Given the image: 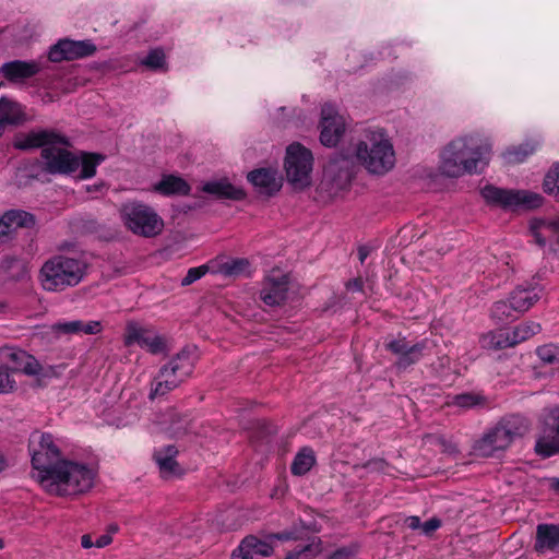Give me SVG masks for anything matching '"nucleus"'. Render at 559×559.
Here are the masks:
<instances>
[{
	"instance_id": "obj_62",
	"label": "nucleus",
	"mask_w": 559,
	"mask_h": 559,
	"mask_svg": "<svg viewBox=\"0 0 559 559\" xmlns=\"http://www.w3.org/2000/svg\"><path fill=\"white\" fill-rule=\"evenodd\" d=\"M549 483H550V488L552 490L559 491V478L558 477L550 478Z\"/></svg>"
},
{
	"instance_id": "obj_5",
	"label": "nucleus",
	"mask_w": 559,
	"mask_h": 559,
	"mask_svg": "<svg viewBox=\"0 0 559 559\" xmlns=\"http://www.w3.org/2000/svg\"><path fill=\"white\" fill-rule=\"evenodd\" d=\"M194 367L192 352L182 349L167 364L163 365L151 381L148 399L164 397L181 385L192 373Z\"/></svg>"
},
{
	"instance_id": "obj_4",
	"label": "nucleus",
	"mask_w": 559,
	"mask_h": 559,
	"mask_svg": "<svg viewBox=\"0 0 559 559\" xmlns=\"http://www.w3.org/2000/svg\"><path fill=\"white\" fill-rule=\"evenodd\" d=\"M95 472L85 464L62 460L45 488L57 496L79 495L90 490Z\"/></svg>"
},
{
	"instance_id": "obj_59",
	"label": "nucleus",
	"mask_w": 559,
	"mask_h": 559,
	"mask_svg": "<svg viewBox=\"0 0 559 559\" xmlns=\"http://www.w3.org/2000/svg\"><path fill=\"white\" fill-rule=\"evenodd\" d=\"M81 545L83 548H91L95 545V543L92 542V538L90 535H83L81 538Z\"/></svg>"
},
{
	"instance_id": "obj_51",
	"label": "nucleus",
	"mask_w": 559,
	"mask_h": 559,
	"mask_svg": "<svg viewBox=\"0 0 559 559\" xmlns=\"http://www.w3.org/2000/svg\"><path fill=\"white\" fill-rule=\"evenodd\" d=\"M441 526V520L438 518H431L425 523H421V532L426 536H430L433 532H436Z\"/></svg>"
},
{
	"instance_id": "obj_7",
	"label": "nucleus",
	"mask_w": 559,
	"mask_h": 559,
	"mask_svg": "<svg viewBox=\"0 0 559 559\" xmlns=\"http://www.w3.org/2000/svg\"><path fill=\"white\" fill-rule=\"evenodd\" d=\"M481 195L487 203L504 210H532L543 204L544 198L527 190H509L487 185L481 189Z\"/></svg>"
},
{
	"instance_id": "obj_40",
	"label": "nucleus",
	"mask_w": 559,
	"mask_h": 559,
	"mask_svg": "<svg viewBox=\"0 0 559 559\" xmlns=\"http://www.w3.org/2000/svg\"><path fill=\"white\" fill-rule=\"evenodd\" d=\"M542 330V326L539 323L534 321H527L524 322L518 326H515L512 331V340L515 345L528 340L530 337L534 336L535 334L539 333Z\"/></svg>"
},
{
	"instance_id": "obj_57",
	"label": "nucleus",
	"mask_w": 559,
	"mask_h": 559,
	"mask_svg": "<svg viewBox=\"0 0 559 559\" xmlns=\"http://www.w3.org/2000/svg\"><path fill=\"white\" fill-rule=\"evenodd\" d=\"M111 542H112L111 536H109V535H106V534H105V535L99 536V537L96 539V542H95V546H96L97 548H103V547H105V546L109 545Z\"/></svg>"
},
{
	"instance_id": "obj_33",
	"label": "nucleus",
	"mask_w": 559,
	"mask_h": 559,
	"mask_svg": "<svg viewBox=\"0 0 559 559\" xmlns=\"http://www.w3.org/2000/svg\"><path fill=\"white\" fill-rule=\"evenodd\" d=\"M490 316L497 323H507L518 319L521 313L518 312V308L513 306V301L509 297L496 301L491 307Z\"/></svg>"
},
{
	"instance_id": "obj_6",
	"label": "nucleus",
	"mask_w": 559,
	"mask_h": 559,
	"mask_svg": "<svg viewBox=\"0 0 559 559\" xmlns=\"http://www.w3.org/2000/svg\"><path fill=\"white\" fill-rule=\"evenodd\" d=\"M120 216L130 231L142 237H155L164 228L160 216L144 203L133 201L122 204Z\"/></svg>"
},
{
	"instance_id": "obj_46",
	"label": "nucleus",
	"mask_w": 559,
	"mask_h": 559,
	"mask_svg": "<svg viewBox=\"0 0 559 559\" xmlns=\"http://www.w3.org/2000/svg\"><path fill=\"white\" fill-rule=\"evenodd\" d=\"M533 152H534V147L530 146L528 144H525V145H521L519 147L509 150L506 153V158L509 163H521Z\"/></svg>"
},
{
	"instance_id": "obj_25",
	"label": "nucleus",
	"mask_w": 559,
	"mask_h": 559,
	"mask_svg": "<svg viewBox=\"0 0 559 559\" xmlns=\"http://www.w3.org/2000/svg\"><path fill=\"white\" fill-rule=\"evenodd\" d=\"M177 454L178 450L173 444L155 450L153 457L163 478H171L182 475V468L176 461Z\"/></svg>"
},
{
	"instance_id": "obj_38",
	"label": "nucleus",
	"mask_w": 559,
	"mask_h": 559,
	"mask_svg": "<svg viewBox=\"0 0 559 559\" xmlns=\"http://www.w3.org/2000/svg\"><path fill=\"white\" fill-rule=\"evenodd\" d=\"M31 445H35L37 449L46 451L47 453L52 454V456H57L60 459V450L55 444L53 438L50 433H39L34 432L29 439Z\"/></svg>"
},
{
	"instance_id": "obj_29",
	"label": "nucleus",
	"mask_w": 559,
	"mask_h": 559,
	"mask_svg": "<svg viewBox=\"0 0 559 559\" xmlns=\"http://www.w3.org/2000/svg\"><path fill=\"white\" fill-rule=\"evenodd\" d=\"M498 423L512 442L518 438H522L530 430V421L521 415H509L501 418Z\"/></svg>"
},
{
	"instance_id": "obj_53",
	"label": "nucleus",
	"mask_w": 559,
	"mask_h": 559,
	"mask_svg": "<svg viewBox=\"0 0 559 559\" xmlns=\"http://www.w3.org/2000/svg\"><path fill=\"white\" fill-rule=\"evenodd\" d=\"M355 555V551L348 547H342L336 549L329 556V559H352Z\"/></svg>"
},
{
	"instance_id": "obj_15",
	"label": "nucleus",
	"mask_w": 559,
	"mask_h": 559,
	"mask_svg": "<svg viewBox=\"0 0 559 559\" xmlns=\"http://www.w3.org/2000/svg\"><path fill=\"white\" fill-rule=\"evenodd\" d=\"M289 277L280 271H272L262 282L260 299L269 307H280L287 300Z\"/></svg>"
},
{
	"instance_id": "obj_20",
	"label": "nucleus",
	"mask_w": 559,
	"mask_h": 559,
	"mask_svg": "<svg viewBox=\"0 0 559 559\" xmlns=\"http://www.w3.org/2000/svg\"><path fill=\"white\" fill-rule=\"evenodd\" d=\"M272 538L264 539L249 535L245 537L237 549L233 551L231 559H254L255 557H270L273 554Z\"/></svg>"
},
{
	"instance_id": "obj_55",
	"label": "nucleus",
	"mask_w": 559,
	"mask_h": 559,
	"mask_svg": "<svg viewBox=\"0 0 559 559\" xmlns=\"http://www.w3.org/2000/svg\"><path fill=\"white\" fill-rule=\"evenodd\" d=\"M11 221L5 219V213L0 218V240L4 237L9 236L13 230L11 226Z\"/></svg>"
},
{
	"instance_id": "obj_30",
	"label": "nucleus",
	"mask_w": 559,
	"mask_h": 559,
	"mask_svg": "<svg viewBox=\"0 0 559 559\" xmlns=\"http://www.w3.org/2000/svg\"><path fill=\"white\" fill-rule=\"evenodd\" d=\"M480 345L483 348L500 350L515 346L513 343L511 331L499 330L490 332L480 337Z\"/></svg>"
},
{
	"instance_id": "obj_49",
	"label": "nucleus",
	"mask_w": 559,
	"mask_h": 559,
	"mask_svg": "<svg viewBox=\"0 0 559 559\" xmlns=\"http://www.w3.org/2000/svg\"><path fill=\"white\" fill-rule=\"evenodd\" d=\"M209 271L207 265H200L198 267H191L188 270L187 275L181 280L182 286H189L195 281L204 276Z\"/></svg>"
},
{
	"instance_id": "obj_24",
	"label": "nucleus",
	"mask_w": 559,
	"mask_h": 559,
	"mask_svg": "<svg viewBox=\"0 0 559 559\" xmlns=\"http://www.w3.org/2000/svg\"><path fill=\"white\" fill-rule=\"evenodd\" d=\"M276 175L274 169L259 168L250 171L247 175V179L260 194L271 197L280 191L282 187Z\"/></svg>"
},
{
	"instance_id": "obj_21",
	"label": "nucleus",
	"mask_w": 559,
	"mask_h": 559,
	"mask_svg": "<svg viewBox=\"0 0 559 559\" xmlns=\"http://www.w3.org/2000/svg\"><path fill=\"white\" fill-rule=\"evenodd\" d=\"M40 71L36 61L12 60L0 67V74L12 84H21Z\"/></svg>"
},
{
	"instance_id": "obj_54",
	"label": "nucleus",
	"mask_w": 559,
	"mask_h": 559,
	"mask_svg": "<svg viewBox=\"0 0 559 559\" xmlns=\"http://www.w3.org/2000/svg\"><path fill=\"white\" fill-rule=\"evenodd\" d=\"M102 331V325L99 321H83V326L81 328V333L84 334H97Z\"/></svg>"
},
{
	"instance_id": "obj_64",
	"label": "nucleus",
	"mask_w": 559,
	"mask_h": 559,
	"mask_svg": "<svg viewBox=\"0 0 559 559\" xmlns=\"http://www.w3.org/2000/svg\"><path fill=\"white\" fill-rule=\"evenodd\" d=\"M405 233H406V228H403V229L400 230V235H403Z\"/></svg>"
},
{
	"instance_id": "obj_26",
	"label": "nucleus",
	"mask_w": 559,
	"mask_h": 559,
	"mask_svg": "<svg viewBox=\"0 0 559 559\" xmlns=\"http://www.w3.org/2000/svg\"><path fill=\"white\" fill-rule=\"evenodd\" d=\"M202 191L218 200L241 201L247 195L241 187L234 186L226 178L205 182Z\"/></svg>"
},
{
	"instance_id": "obj_27",
	"label": "nucleus",
	"mask_w": 559,
	"mask_h": 559,
	"mask_svg": "<svg viewBox=\"0 0 559 559\" xmlns=\"http://www.w3.org/2000/svg\"><path fill=\"white\" fill-rule=\"evenodd\" d=\"M535 550L559 554V524H539L536 528Z\"/></svg>"
},
{
	"instance_id": "obj_31",
	"label": "nucleus",
	"mask_w": 559,
	"mask_h": 559,
	"mask_svg": "<svg viewBox=\"0 0 559 559\" xmlns=\"http://www.w3.org/2000/svg\"><path fill=\"white\" fill-rule=\"evenodd\" d=\"M0 270L5 281L19 282L26 276V267L22 260L15 257H4L0 261Z\"/></svg>"
},
{
	"instance_id": "obj_10",
	"label": "nucleus",
	"mask_w": 559,
	"mask_h": 559,
	"mask_svg": "<svg viewBox=\"0 0 559 559\" xmlns=\"http://www.w3.org/2000/svg\"><path fill=\"white\" fill-rule=\"evenodd\" d=\"M535 452L542 457H549L559 453V407H550L544 411Z\"/></svg>"
},
{
	"instance_id": "obj_32",
	"label": "nucleus",
	"mask_w": 559,
	"mask_h": 559,
	"mask_svg": "<svg viewBox=\"0 0 559 559\" xmlns=\"http://www.w3.org/2000/svg\"><path fill=\"white\" fill-rule=\"evenodd\" d=\"M155 190L165 195L180 194L187 195L190 192V186L180 177L169 175L165 176L156 186Z\"/></svg>"
},
{
	"instance_id": "obj_12",
	"label": "nucleus",
	"mask_w": 559,
	"mask_h": 559,
	"mask_svg": "<svg viewBox=\"0 0 559 559\" xmlns=\"http://www.w3.org/2000/svg\"><path fill=\"white\" fill-rule=\"evenodd\" d=\"M126 345L138 344L153 355L168 352L167 340L158 334L153 328L140 326L136 323H129L126 331Z\"/></svg>"
},
{
	"instance_id": "obj_58",
	"label": "nucleus",
	"mask_w": 559,
	"mask_h": 559,
	"mask_svg": "<svg viewBox=\"0 0 559 559\" xmlns=\"http://www.w3.org/2000/svg\"><path fill=\"white\" fill-rule=\"evenodd\" d=\"M347 289L360 292L362 289V281L360 278H355L349 281L346 284Z\"/></svg>"
},
{
	"instance_id": "obj_47",
	"label": "nucleus",
	"mask_w": 559,
	"mask_h": 559,
	"mask_svg": "<svg viewBox=\"0 0 559 559\" xmlns=\"http://www.w3.org/2000/svg\"><path fill=\"white\" fill-rule=\"evenodd\" d=\"M142 63L153 70L162 69L165 66V53L162 49H153Z\"/></svg>"
},
{
	"instance_id": "obj_52",
	"label": "nucleus",
	"mask_w": 559,
	"mask_h": 559,
	"mask_svg": "<svg viewBox=\"0 0 559 559\" xmlns=\"http://www.w3.org/2000/svg\"><path fill=\"white\" fill-rule=\"evenodd\" d=\"M386 466L388 464L383 459H372L364 463L360 467L372 472H383Z\"/></svg>"
},
{
	"instance_id": "obj_19",
	"label": "nucleus",
	"mask_w": 559,
	"mask_h": 559,
	"mask_svg": "<svg viewBox=\"0 0 559 559\" xmlns=\"http://www.w3.org/2000/svg\"><path fill=\"white\" fill-rule=\"evenodd\" d=\"M511 443V439L508 437L504 429H501L498 423L475 442L474 451L480 456L489 457L492 456L496 451L506 450Z\"/></svg>"
},
{
	"instance_id": "obj_56",
	"label": "nucleus",
	"mask_w": 559,
	"mask_h": 559,
	"mask_svg": "<svg viewBox=\"0 0 559 559\" xmlns=\"http://www.w3.org/2000/svg\"><path fill=\"white\" fill-rule=\"evenodd\" d=\"M405 523L407 525L408 528L411 530H420L421 528V522H420V519L418 516H408L406 520H405Z\"/></svg>"
},
{
	"instance_id": "obj_37",
	"label": "nucleus",
	"mask_w": 559,
	"mask_h": 559,
	"mask_svg": "<svg viewBox=\"0 0 559 559\" xmlns=\"http://www.w3.org/2000/svg\"><path fill=\"white\" fill-rule=\"evenodd\" d=\"M308 543L297 546L288 551L285 559H313L321 551L320 539L316 536L307 537Z\"/></svg>"
},
{
	"instance_id": "obj_39",
	"label": "nucleus",
	"mask_w": 559,
	"mask_h": 559,
	"mask_svg": "<svg viewBox=\"0 0 559 559\" xmlns=\"http://www.w3.org/2000/svg\"><path fill=\"white\" fill-rule=\"evenodd\" d=\"M5 219L11 221L13 230L22 227L29 228L35 225V216L23 210L7 211Z\"/></svg>"
},
{
	"instance_id": "obj_48",
	"label": "nucleus",
	"mask_w": 559,
	"mask_h": 559,
	"mask_svg": "<svg viewBox=\"0 0 559 559\" xmlns=\"http://www.w3.org/2000/svg\"><path fill=\"white\" fill-rule=\"evenodd\" d=\"M83 326V321L74 320L70 322H59L53 324L52 329L56 332L64 333V334H78L81 333V328Z\"/></svg>"
},
{
	"instance_id": "obj_22",
	"label": "nucleus",
	"mask_w": 559,
	"mask_h": 559,
	"mask_svg": "<svg viewBox=\"0 0 559 559\" xmlns=\"http://www.w3.org/2000/svg\"><path fill=\"white\" fill-rule=\"evenodd\" d=\"M29 452L32 454V465L38 472L37 478L40 485L46 488L47 484L52 479L57 464L61 462L57 456L47 453L46 451L37 449L35 445L29 444Z\"/></svg>"
},
{
	"instance_id": "obj_42",
	"label": "nucleus",
	"mask_w": 559,
	"mask_h": 559,
	"mask_svg": "<svg viewBox=\"0 0 559 559\" xmlns=\"http://www.w3.org/2000/svg\"><path fill=\"white\" fill-rule=\"evenodd\" d=\"M536 354L544 365L559 370V346L554 344L543 345L536 349Z\"/></svg>"
},
{
	"instance_id": "obj_9",
	"label": "nucleus",
	"mask_w": 559,
	"mask_h": 559,
	"mask_svg": "<svg viewBox=\"0 0 559 559\" xmlns=\"http://www.w3.org/2000/svg\"><path fill=\"white\" fill-rule=\"evenodd\" d=\"M70 145L67 139L66 143L48 144L40 152L43 159V169L51 175H68L78 169L80 159L67 146Z\"/></svg>"
},
{
	"instance_id": "obj_45",
	"label": "nucleus",
	"mask_w": 559,
	"mask_h": 559,
	"mask_svg": "<svg viewBox=\"0 0 559 559\" xmlns=\"http://www.w3.org/2000/svg\"><path fill=\"white\" fill-rule=\"evenodd\" d=\"M249 266V262L246 259H236L229 262H225L221 266V272L226 276H234L241 274Z\"/></svg>"
},
{
	"instance_id": "obj_36",
	"label": "nucleus",
	"mask_w": 559,
	"mask_h": 559,
	"mask_svg": "<svg viewBox=\"0 0 559 559\" xmlns=\"http://www.w3.org/2000/svg\"><path fill=\"white\" fill-rule=\"evenodd\" d=\"M316 463L314 452L310 448H302L295 456L290 469L294 475L307 474Z\"/></svg>"
},
{
	"instance_id": "obj_44",
	"label": "nucleus",
	"mask_w": 559,
	"mask_h": 559,
	"mask_svg": "<svg viewBox=\"0 0 559 559\" xmlns=\"http://www.w3.org/2000/svg\"><path fill=\"white\" fill-rule=\"evenodd\" d=\"M484 402L485 401L480 395L474 393H464L454 396L452 404L462 408H471L483 405Z\"/></svg>"
},
{
	"instance_id": "obj_18",
	"label": "nucleus",
	"mask_w": 559,
	"mask_h": 559,
	"mask_svg": "<svg viewBox=\"0 0 559 559\" xmlns=\"http://www.w3.org/2000/svg\"><path fill=\"white\" fill-rule=\"evenodd\" d=\"M0 359L8 360V365L4 366L11 372L21 371L27 376H36L41 371V367L36 358L19 348L1 347Z\"/></svg>"
},
{
	"instance_id": "obj_17",
	"label": "nucleus",
	"mask_w": 559,
	"mask_h": 559,
	"mask_svg": "<svg viewBox=\"0 0 559 559\" xmlns=\"http://www.w3.org/2000/svg\"><path fill=\"white\" fill-rule=\"evenodd\" d=\"M66 142L67 138L53 130L38 129L16 134L13 145L17 150L27 151L39 147L44 150L48 144Z\"/></svg>"
},
{
	"instance_id": "obj_60",
	"label": "nucleus",
	"mask_w": 559,
	"mask_h": 559,
	"mask_svg": "<svg viewBox=\"0 0 559 559\" xmlns=\"http://www.w3.org/2000/svg\"><path fill=\"white\" fill-rule=\"evenodd\" d=\"M369 252H370V251H369V249H368L367 247H360V248L358 249V257H359V261H360L361 263H364V262H365V260H366V259H367V257L369 255Z\"/></svg>"
},
{
	"instance_id": "obj_34",
	"label": "nucleus",
	"mask_w": 559,
	"mask_h": 559,
	"mask_svg": "<svg viewBox=\"0 0 559 559\" xmlns=\"http://www.w3.org/2000/svg\"><path fill=\"white\" fill-rule=\"evenodd\" d=\"M166 416L163 424L168 425L166 429L171 437L179 438L189 431L191 423L186 416H181L174 409H170Z\"/></svg>"
},
{
	"instance_id": "obj_8",
	"label": "nucleus",
	"mask_w": 559,
	"mask_h": 559,
	"mask_svg": "<svg viewBox=\"0 0 559 559\" xmlns=\"http://www.w3.org/2000/svg\"><path fill=\"white\" fill-rule=\"evenodd\" d=\"M312 165L313 156L310 150L300 143L287 146L284 167L288 182L296 189L310 186Z\"/></svg>"
},
{
	"instance_id": "obj_61",
	"label": "nucleus",
	"mask_w": 559,
	"mask_h": 559,
	"mask_svg": "<svg viewBox=\"0 0 559 559\" xmlns=\"http://www.w3.org/2000/svg\"><path fill=\"white\" fill-rule=\"evenodd\" d=\"M449 365H450V358L447 355L439 357V367L441 369L449 367Z\"/></svg>"
},
{
	"instance_id": "obj_2",
	"label": "nucleus",
	"mask_w": 559,
	"mask_h": 559,
	"mask_svg": "<svg viewBox=\"0 0 559 559\" xmlns=\"http://www.w3.org/2000/svg\"><path fill=\"white\" fill-rule=\"evenodd\" d=\"M354 155L357 164L369 173L383 175L395 162L393 146L385 134L378 130L366 129L355 143Z\"/></svg>"
},
{
	"instance_id": "obj_11",
	"label": "nucleus",
	"mask_w": 559,
	"mask_h": 559,
	"mask_svg": "<svg viewBox=\"0 0 559 559\" xmlns=\"http://www.w3.org/2000/svg\"><path fill=\"white\" fill-rule=\"evenodd\" d=\"M355 155L334 154L324 167V179L329 181L332 189L343 190L353 180L357 164Z\"/></svg>"
},
{
	"instance_id": "obj_16",
	"label": "nucleus",
	"mask_w": 559,
	"mask_h": 559,
	"mask_svg": "<svg viewBox=\"0 0 559 559\" xmlns=\"http://www.w3.org/2000/svg\"><path fill=\"white\" fill-rule=\"evenodd\" d=\"M320 130V142L326 147L336 146L345 132L344 118L331 104L321 109Z\"/></svg>"
},
{
	"instance_id": "obj_63",
	"label": "nucleus",
	"mask_w": 559,
	"mask_h": 559,
	"mask_svg": "<svg viewBox=\"0 0 559 559\" xmlns=\"http://www.w3.org/2000/svg\"><path fill=\"white\" fill-rule=\"evenodd\" d=\"M7 466V462L3 455L0 454V472L3 471Z\"/></svg>"
},
{
	"instance_id": "obj_43",
	"label": "nucleus",
	"mask_w": 559,
	"mask_h": 559,
	"mask_svg": "<svg viewBox=\"0 0 559 559\" xmlns=\"http://www.w3.org/2000/svg\"><path fill=\"white\" fill-rule=\"evenodd\" d=\"M543 189L559 202V163L551 167L545 176Z\"/></svg>"
},
{
	"instance_id": "obj_3",
	"label": "nucleus",
	"mask_w": 559,
	"mask_h": 559,
	"mask_svg": "<svg viewBox=\"0 0 559 559\" xmlns=\"http://www.w3.org/2000/svg\"><path fill=\"white\" fill-rule=\"evenodd\" d=\"M86 263L76 258L55 255L41 266L39 278L41 286L48 292H61L76 286L86 273Z\"/></svg>"
},
{
	"instance_id": "obj_50",
	"label": "nucleus",
	"mask_w": 559,
	"mask_h": 559,
	"mask_svg": "<svg viewBox=\"0 0 559 559\" xmlns=\"http://www.w3.org/2000/svg\"><path fill=\"white\" fill-rule=\"evenodd\" d=\"M15 388V381L10 379L9 369L0 365V393H8Z\"/></svg>"
},
{
	"instance_id": "obj_41",
	"label": "nucleus",
	"mask_w": 559,
	"mask_h": 559,
	"mask_svg": "<svg viewBox=\"0 0 559 559\" xmlns=\"http://www.w3.org/2000/svg\"><path fill=\"white\" fill-rule=\"evenodd\" d=\"M105 160V156L97 153H83L81 159V174L80 178H92L96 174V167Z\"/></svg>"
},
{
	"instance_id": "obj_28",
	"label": "nucleus",
	"mask_w": 559,
	"mask_h": 559,
	"mask_svg": "<svg viewBox=\"0 0 559 559\" xmlns=\"http://www.w3.org/2000/svg\"><path fill=\"white\" fill-rule=\"evenodd\" d=\"M530 230L539 247H545L551 238L559 242V216L552 219H533Z\"/></svg>"
},
{
	"instance_id": "obj_1",
	"label": "nucleus",
	"mask_w": 559,
	"mask_h": 559,
	"mask_svg": "<svg viewBox=\"0 0 559 559\" xmlns=\"http://www.w3.org/2000/svg\"><path fill=\"white\" fill-rule=\"evenodd\" d=\"M491 145L476 135L452 140L440 154L439 170L450 178L480 173L489 163Z\"/></svg>"
},
{
	"instance_id": "obj_14",
	"label": "nucleus",
	"mask_w": 559,
	"mask_h": 559,
	"mask_svg": "<svg viewBox=\"0 0 559 559\" xmlns=\"http://www.w3.org/2000/svg\"><path fill=\"white\" fill-rule=\"evenodd\" d=\"M385 347L397 355L399 358L395 362L399 369L405 370L409 366L416 364L420 360L423 356L426 355L427 352H430L432 348V342L428 340H424L416 344L411 345L406 340L397 338L390 341Z\"/></svg>"
},
{
	"instance_id": "obj_23",
	"label": "nucleus",
	"mask_w": 559,
	"mask_h": 559,
	"mask_svg": "<svg viewBox=\"0 0 559 559\" xmlns=\"http://www.w3.org/2000/svg\"><path fill=\"white\" fill-rule=\"evenodd\" d=\"M543 287L538 284L523 283L518 285L509 295L518 312L523 314L531 309L543 296Z\"/></svg>"
},
{
	"instance_id": "obj_13",
	"label": "nucleus",
	"mask_w": 559,
	"mask_h": 559,
	"mask_svg": "<svg viewBox=\"0 0 559 559\" xmlns=\"http://www.w3.org/2000/svg\"><path fill=\"white\" fill-rule=\"evenodd\" d=\"M97 48L90 39L72 40L62 38L55 44L48 53L51 62H61L63 60H75L93 56Z\"/></svg>"
},
{
	"instance_id": "obj_35",
	"label": "nucleus",
	"mask_w": 559,
	"mask_h": 559,
	"mask_svg": "<svg viewBox=\"0 0 559 559\" xmlns=\"http://www.w3.org/2000/svg\"><path fill=\"white\" fill-rule=\"evenodd\" d=\"M318 528L313 524H305L300 521L298 524H294L292 528L283 531L276 534H270L269 538L287 542V540H300L307 537L308 532H316Z\"/></svg>"
}]
</instances>
